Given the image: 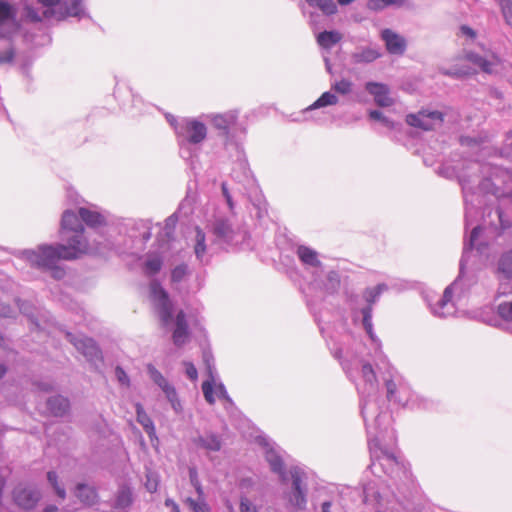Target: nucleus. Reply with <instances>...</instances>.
Segmentation results:
<instances>
[{
	"instance_id": "21",
	"label": "nucleus",
	"mask_w": 512,
	"mask_h": 512,
	"mask_svg": "<svg viewBox=\"0 0 512 512\" xmlns=\"http://www.w3.org/2000/svg\"><path fill=\"white\" fill-rule=\"evenodd\" d=\"M136 414H137V421L142 425L144 430L148 433L150 437L155 435V428L153 421L151 418L147 415V413L144 411L141 404L136 405Z\"/></svg>"
},
{
	"instance_id": "1",
	"label": "nucleus",
	"mask_w": 512,
	"mask_h": 512,
	"mask_svg": "<svg viewBox=\"0 0 512 512\" xmlns=\"http://www.w3.org/2000/svg\"><path fill=\"white\" fill-rule=\"evenodd\" d=\"M74 243L67 245L57 244L43 245L37 250L26 252V258L32 266L51 272V276L57 280L62 279L66 272L58 265L60 260H75L89 251L88 241L86 239H74Z\"/></svg>"
},
{
	"instance_id": "10",
	"label": "nucleus",
	"mask_w": 512,
	"mask_h": 512,
	"mask_svg": "<svg viewBox=\"0 0 512 512\" xmlns=\"http://www.w3.org/2000/svg\"><path fill=\"white\" fill-rule=\"evenodd\" d=\"M148 373L151 379L163 390L167 398L174 404L176 399V391L167 379L152 364L147 365Z\"/></svg>"
},
{
	"instance_id": "28",
	"label": "nucleus",
	"mask_w": 512,
	"mask_h": 512,
	"mask_svg": "<svg viewBox=\"0 0 512 512\" xmlns=\"http://www.w3.org/2000/svg\"><path fill=\"white\" fill-rule=\"evenodd\" d=\"M338 102L336 95L330 92H324L311 106L310 109H316L326 107L329 105H335Z\"/></svg>"
},
{
	"instance_id": "3",
	"label": "nucleus",
	"mask_w": 512,
	"mask_h": 512,
	"mask_svg": "<svg viewBox=\"0 0 512 512\" xmlns=\"http://www.w3.org/2000/svg\"><path fill=\"white\" fill-rule=\"evenodd\" d=\"M463 59L477 66L483 73L494 74L502 65L501 58L494 52L489 51L486 55H480L473 51H466Z\"/></svg>"
},
{
	"instance_id": "14",
	"label": "nucleus",
	"mask_w": 512,
	"mask_h": 512,
	"mask_svg": "<svg viewBox=\"0 0 512 512\" xmlns=\"http://www.w3.org/2000/svg\"><path fill=\"white\" fill-rule=\"evenodd\" d=\"M75 495L84 505L87 506H92L98 501L96 489L85 484L77 485Z\"/></svg>"
},
{
	"instance_id": "26",
	"label": "nucleus",
	"mask_w": 512,
	"mask_h": 512,
	"mask_svg": "<svg viewBox=\"0 0 512 512\" xmlns=\"http://www.w3.org/2000/svg\"><path fill=\"white\" fill-rule=\"evenodd\" d=\"M404 0H368L367 8L371 11H381L391 5H402Z\"/></svg>"
},
{
	"instance_id": "2",
	"label": "nucleus",
	"mask_w": 512,
	"mask_h": 512,
	"mask_svg": "<svg viewBox=\"0 0 512 512\" xmlns=\"http://www.w3.org/2000/svg\"><path fill=\"white\" fill-rule=\"evenodd\" d=\"M444 121V114L440 111H419L417 114H409L406 116L408 125L430 131L435 129L437 125L442 124Z\"/></svg>"
},
{
	"instance_id": "36",
	"label": "nucleus",
	"mask_w": 512,
	"mask_h": 512,
	"mask_svg": "<svg viewBox=\"0 0 512 512\" xmlns=\"http://www.w3.org/2000/svg\"><path fill=\"white\" fill-rule=\"evenodd\" d=\"M386 289V286L383 284L377 285L376 287L369 289L365 292L366 301L369 303V306L372 307V304L376 301L379 295Z\"/></svg>"
},
{
	"instance_id": "60",
	"label": "nucleus",
	"mask_w": 512,
	"mask_h": 512,
	"mask_svg": "<svg viewBox=\"0 0 512 512\" xmlns=\"http://www.w3.org/2000/svg\"><path fill=\"white\" fill-rule=\"evenodd\" d=\"M328 278L330 280H334L337 284H339V282H340L336 272H330L329 275H328Z\"/></svg>"
},
{
	"instance_id": "41",
	"label": "nucleus",
	"mask_w": 512,
	"mask_h": 512,
	"mask_svg": "<svg viewBox=\"0 0 512 512\" xmlns=\"http://www.w3.org/2000/svg\"><path fill=\"white\" fill-rule=\"evenodd\" d=\"M202 392H203V395H204V398L205 400L209 403V404H214L215 403V397H214V389H213V384L212 382L210 381H204L202 383Z\"/></svg>"
},
{
	"instance_id": "16",
	"label": "nucleus",
	"mask_w": 512,
	"mask_h": 512,
	"mask_svg": "<svg viewBox=\"0 0 512 512\" xmlns=\"http://www.w3.org/2000/svg\"><path fill=\"white\" fill-rule=\"evenodd\" d=\"M78 213L81 220L90 227H99L105 223L104 217L96 211L80 208Z\"/></svg>"
},
{
	"instance_id": "25",
	"label": "nucleus",
	"mask_w": 512,
	"mask_h": 512,
	"mask_svg": "<svg viewBox=\"0 0 512 512\" xmlns=\"http://www.w3.org/2000/svg\"><path fill=\"white\" fill-rule=\"evenodd\" d=\"M132 492L128 487H123L119 490L116 497L115 506L117 508H127L132 504Z\"/></svg>"
},
{
	"instance_id": "8",
	"label": "nucleus",
	"mask_w": 512,
	"mask_h": 512,
	"mask_svg": "<svg viewBox=\"0 0 512 512\" xmlns=\"http://www.w3.org/2000/svg\"><path fill=\"white\" fill-rule=\"evenodd\" d=\"M290 475L293 485V496L290 501L298 509H304L306 505V496L301 486L303 473L300 469L293 468L290 470Z\"/></svg>"
},
{
	"instance_id": "29",
	"label": "nucleus",
	"mask_w": 512,
	"mask_h": 512,
	"mask_svg": "<svg viewBox=\"0 0 512 512\" xmlns=\"http://www.w3.org/2000/svg\"><path fill=\"white\" fill-rule=\"evenodd\" d=\"M213 232L220 238H227L231 236L233 231L227 220H218L214 224Z\"/></svg>"
},
{
	"instance_id": "12",
	"label": "nucleus",
	"mask_w": 512,
	"mask_h": 512,
	"mask_svg": "<svg viewBox=\"0 0 512 512\" xmlns=\"http://www.w3.org/2000/svg\"><path fill=\"white\" fill-rule=\"evenodd\" d=\"M186 132L188 133V142L192 144H198L202 142L207 135L206 126L197 120L187 122L185 126Z\"/></svg>"
},
{
	"instance_id": "49",
	"label": "nucleus",
	"mask_w": 512,
	"mask_h": 512,
	"mask_svg": "<svg viewBox=\"0 0 512 512\" xmlns=\"http://www.w3.org/2000/svg\"><path fill=\"white\" fill-rule=\"evenodd\" d=\"M115 373H116L118 381L121 384L129 385V378H128L126 372L120 366L116 367Z\"/></svg>"
},
{
	"instance_id": "56",
	"label": "nucleus",
	"mask_w": 512,
	"mask_h": 512,
	"mask_svg": "<svg viewBox=\"0 0 512 512\" xmlns=\"http://www.w3.org/2000/svg\"><path fill=\"white\" fill-rule=\"evenodd\" d=\"M445 74L449 75V76L463 77V76H468L471 73L469 71L455 70V71H447V72H445Z\"/></svg>"
},
{
	"instance_id": "17",
	"label": "nucleus",
	"mask_w": 512,
	"mask_h": 512,
	"mask_svg": "<svg viewBox=\"0 0 512 512\" xmlns=\"http://www.w3.org/2000/svg\"><path fill=\"white\" fill-rule=\"evenodd\" d=\"M297 256L299 257L301 262L306 265L318 267L321 264V262L318 259V253L307 246H299L297 248Z\"/></svg>"
},
{
	"instance_id": "15",
	"label": "nucleus",
	"mask_w": 512,
	"mask_h": 512,
	"mask_svg": "<svg viewBox=\"0 0 512 512\" xmlns=\"http://www.w3.org/2000/svg\"><path fill=\"white\" fill-rule=\"evenodd\" d=\"M47 410L54 416H63L69 410V401L62 396H54L47 400Z\"/></svg>"
},
{
	"instance_id": "34",
	"label": "nucleus",
	"mask_w": 512,
	"mask_h": 512,
	"mask_svg": "<svg viewBox=\"0 0 512 512\" xmlns=\"http://www.w3.org/2000/svg\"><path fill=\"white\" fill-rule=\"evenodd\" d=\"M499 6L506 24L512 28V1L499 0Z\"/></svg>"
},
{
	"instance_id": "18",
	"label": "nucleus",
	"mask_w": 512,
	"mask_h": 512,
	"mask_svg": "<svg viewBox=\"0 0 512 512\" xmlns=\"http://www.w3.org/2000/svg\"><path fill=\"white\" fill-rule=\"evenodd\" d=\"M342 39V34L338 31H324L318 34L317 43L324 49H330Z\"/></svg>"
},
{
	"instance_id": "43",
	"label": "nucleus",
	"mask_w": 512,
	"mask_h": 512,
	"mask_svg": "<svg viewBox=\"0 0 512 512\" xmlns=\"http://www.w3.org/2000/svg\"><path fill=\"white\" fill-rule=\"evenodd\" d=\"M187 273V266L185 264H181L176 266L171 272V280L172 282H180L183 280Z\"/></svg>"
},
{
	"instance_id": "58",
	"label": "nucleus",
	"mask_w": 512,
	"mask_h": 512,
	"mask_svg": "<svg viewBox=\"0 0 512 512\" xmlns=\"http://www.w3.org/2000/svg\"><path fill=\"white\" fill-rule=\"evenodd\" d=\"M38 1L47 7H53L60 3V0H38Z\"/></svg>"
},
{
	"instance_id": "57",
	"label": "nucleus",
	"mask_w": 512,
	"mask_h": 512,
	"mask_svg": "<svg viewBox=\"0 0 512 512\" xmlns=\"http://www.w3.org/2000/svg\"><path fill=\"white\" fill-rule=\"evenodd\" d=\"M193 487L197 493V496H198L197 499H205V493H204L201 483L194 485Z\"/></svg>"
},
{
	"instance_id": "64",
	"label": "nucleus",
	"mask_w": 512,
	"mask_h": 512,
	"mask_svg": "<svg viewBox=\"0 0 512 512\" xmlns=\"http://www.w3.org/2000/svg\"><path fill=\"white\" fill-rule=\"evenodd\" d=\"M6 373V368L2 364H0V378H2Z\"/></svg>"
},
{
	"instance_id": "45",
	"label": "nucleus",
	"mask_w": 512,
	"mask_h": 512,
	"mask_svg": "<svg viewBox=\"0 0 512 512\" xmlns=\"http://www.w3.org/2000/svg\"><path fill=\"white\" fill-rule=\"evenodd\" d=\"M371 312L372 307L368 306L362 310L363 314V325L366 331L370 334L372 331V323H371Z\"/></svg>"
},
{
	"instance_id": "37",
	"label": "nucleus",
	"mask_w": 512,
	"mask_h": 512,
	"mask_svg": "<svg viewBox=\"0 0 512 512\" xmlns=\"http://www.w3.org/2000/svg\"><path fill=\"white\" fill-rule=\"evenodd\" d=\"M47 478H48V481L49 483L52 485V487L54 488L56 494L61 498V499H64L65 496H66V492H65V489L63 487H60L59 484H58V476L55 472L53 471H50L48 472L47 474Z\"/></svg>"
},
{
	"instance_id": "22",
	"label": "nucleus",
	"mask_w": 512,
	"mask_h": 512,
	"mask_svg": "<svg viewBox=\"0 0 512 512\" xmlns=\"http://www.w3.org/2000/svg\"><path fill=\"white\" fill-rule=\"evenodd\" d=\"M150 294L151 298L154 302H156L157 306L160 305V303L167 302L170 300L168 293L165 291V289L161 286V284L153 280L150 285Z\"/></svg>"
},
{
	"instance_id": "50",
	"label": "nucleus",
	"mask_w": 512,
	"mask_h": 512,
	"mask_svg": "<svg viewBox=\"0 0 512 512\" xmlns=\"http://www.w3.org/2000/svg\"><path fill=\"white\" fill-rule=\"evenodd\" d=\"M14 59V51L13 49H8L3 53H0V63H10Z\"/></svg>"
},
{
	"instance_id": "4",
	"label": "nucleus",
	"mask_w": 512,
	"mask_h": 512,
	"mask_svg": "<svg viewBox=\"0 0 512 512\" xmlns=\"http://www.w3.org/2000/svg\"><path fill=\"white\" fill-rule=\"evenodd\" d=\"M381 39L385 43L388 53L393 55H403L407 48L406 39L391 29H384L381 32Z\"/></svg>"
},
{
	"instance_id": "6",
	"label": "nucleus",
	"mask_w": 512,
	"mask_h": 512,
	"mask_svg": "<svg viewBox=\"0 0 512 512\" xmlns=\"http://www.w3.org/2000/svg\"><path fill=\"white\" fill-rule=\"evenodd\" d=\"M190 338L189 326L186 314L183 310L178 311L175 317V327L172 332V341L175 346L182 347Z\"/></svg>"
},
{
	"instance_id": "55",
	"label": "nucleus",
	"mask_w": 512,
	"mask_h": 512,
	"mask_svg": "<svg viewBox=\"0 0 512 512\" xmlns=\"http://www.w3.org/2000/svg\"><path fill=\"white\" fill-rule=\"evenodd\" d=\"M165 506L171 508V512H180L178 504L170 498L165 500Z\"/></svg>"
},
{
	"instance_id": "23",
	"label": "nucleus",
	"mask_w": 512,
	"mask_h": 512,
	"mask_svg": "<svg viewBox=\"0 0 512 512\" xmlns=\"http://www.w3.org/2000/svg\"><path fill=\"white\" fill-rule=\"evenodd\" d=\"M237 117L234 113L224 114V115H215L212 119L213 125L217 129L227 131L230 126H233L236 123Z\"/></svg>"
},
{
	"instance_id": "11",
	"label": "nucleus",
	"mask_w": 512,
	"mask_h": 512,
	"mask_svg": "<svg viewBox=\"0 0 512 512\" xmlns=\"http://www.w3.org/2000/svg\"><path fill=\"white\" fill-rule=\"evenodd\" d=\"M78 351H80L88 359H98L101 357V351L91 338H81L72 341Z\"/></svg>"
},
{
	"instance_id": "54",
	"label": "nucleus",
	"mask_w": 512,
	"mask_h": 512,
	"mask_svg": "<svg viewBox=\"0 0 512 512\" xmlns=\"http://www.w3.org/2000/svg\"><path fill=\"white\" fill-rule=\"evenodd\" d=\"M452 297H453L452 289L450 287H447L444 290L443 297L441 300L442 305H445L446 302L451 301Z\"/></svg>"
},
{
	"instance_id": "13",
	"label": "nucleus",
	"mask_w": 512,
	"mask_h": 512,
	"mask_svg": "<svg viewBox=\"0 0 512 512\" xmlns=\"http://www.w3.org/2000/svg\"><path fill=\"white\" fill-rule=\"evenodd\" d=\"M197 447L205 449L207 452H217L222 447L221 439L214 433H208L194 439Z\"/></svg>"
},
{
	"instance_id": "53",
	"label": "nucleus",
	"mask_w": 512,
	"mask_h": 512,
	"mask_svg": "<svg viewBox=\"0 0 512 512\" xmlns=\"http://www.w3.org/2000/svg\"><path fill=\"white\" fill-rule=\"evenodd\" d=\"M460 30L462 32L463 35L469 37V38H472L474 39L476 37V32L469 26L467 25H462L460 27Z\"/></svg>"
},
{
	"instance_id": "59",
	"label": "nucleus",
	"mask_w": 512,
	"mask_h": 512,
	"mask_svg": "<svg viewBox=\"0 0 512 512\" xmlns=\"http://www.w3.org/2000/svg\"><path fill=\"white\" fill-rule=\"evenodd\" d=\"M10 314V307L9 306H3L0 308V316H8Z\"/></svg>"
},
{
	"instance_id": "42",
	"label": "nucleus",
	"mask_w": 512,
	"mask_h": 512,
	"mask_svg": "<svg viewBox=\"0 0 512 512\" xmlns=\"http://www.w3.org/2000/svg\"><path fill=\"white\" fill-rule=\"evenodd\" d=\"M158 484H159V479H158L157 475H155L152 472H149L146 474L145 487H146L147 491H149L150 493L156 492L157 488H158Z\"/></svg>"
},
{
	"instance_id": "9",
	"label": "nucleus",
	"mask_w": 512,
	"mask_h": 512,
	"mask_svg": "<svg viewBox=\"0 0 512 512\" xmlns=\"http://www.w3.org/2000/svg\"><path fill=\"white\" fill-rule=\"evenodd\" d=\"M365 88L374 96V100L378 106L388 107L393 104V99L389 96V89L385 84L368 82Z\"/></svg>"
},
{
	"instance_id": "38",
	"label": "nucleus",
	"mask_w": 512,
	"mask_h": 512,
	"mask_svg": "<svg viewBox=\"0 0 512 512\" xmlns=\"http://www.w3.org/2000/svg\"><path fill=\"white\" fill-rule=\"evenodd\" d=\"M498 314L505 321H512V301L499 304Z\"/></svg>"
},
{
	"instance_id": "7",
	"label": "nucleus",
	"mask_w": 512,
	"mask_h": 512,
	"mask_svg": "<svg viewBox=\"0 0 512 512\" xmlns=\"http://www.w3.org/2000/svg\"><path fill=\"white\" fill-rule=\"evenodd\" d=\"M14 502L22 509L34 508L40 499L39 492L23 487H17L13 491Z\"/></svg>"
},
{
	"instance_id": "62",
	"label": "nucleus",
	"mask_w": 512,
	"mask_h": 512,
	"mask_svg": "<svg viewBox=\"0 0 512 512\" xmlns=\"http://www.w3.org/2000/svg\"><path fill=\"white\" fill-rule=\"evenodd\" d=\"M331 503L330 502H324L322 504V512H330Z\"/></svg>"
},
{
	"instance_id": "52",
	"label": "nucleus",
	"mask_w": 512,
	"mask_h": 512,
	"mask_svg": "<svg viewBox=\"0 0 512 512\" xmlns=\"http://www.w3.org/2000/svg\"><path fill=\"white\" fill-rule=\"evenodd\" d=\"M189 479L192 486L200 483V480L198 478V472L195 467L189 468Z\"/></svg>"
},
{
	"instance_id": "61",
	"label": "nucleus",
	"mask_w": 512,
	"mask_h": 512,
	"mask_svg": "<svg viewBox=\"0 0 512 512\" xmlns=\"http://www.w3.org/2000/svg\"><path fill=\"white\" fill-rule=\"evenodd\" d=\"M480 233V227H475L471 232V239L474 240L478 237Z\"/></svg>"
},
{
	"instance_id": "32",
	"label": "nucleus",
	"mask_w": 512,
	"mask_h": 512,
	"mask_svg": "<svg viewBox=\"0 0 512 512\" xmlns=\"http://www.w3.org/2000/svg\"><path fill=\"white\" fill-rule=\"evenodd\" d=\"M498 270L506 277L512 276V252H508L501 257Z\"/></svg>"
},
{
	"instance_id": "20",
	"label": "nucleus",
	"mask_w": 512,
	"mask_h": 512,
	"mask_svg": "<svg viewBox=\"0 0 512 512\" xmlns=\"http://www.w3.org/2000/svg\"><path fill=\"white\" fill-rule=\"evenodd\" d=\"M163 266V260L158 255H149L147 256L144 265L143 271L147 276H153L160 272Z\"/></svg>"
},
{
	"instance_id": "39",
	"label": "nucleus",
	"mask_w": 512,
	"mask_h": 512,
	"mask_svg": "<svg viewBox=\"0 0 512 512\" xmlns=\"http://www.w3.org/2000/svg\"><path fill=\"white\" fill-rule=\"evenodd\" d=\"M239 511L258 512V507L246 495H241L239 499Z\"/></svg>"
},
{
	"instance_id": "51",
	"label": "nucleus",
	"mask_w": 512,
	"mask_h": 512,
	"mask_svg": "<svg viewBox=\"0 0 512 512\" xmlns=\"http://www.w3.org/2000/svg\"><path fill=\"white\" fill-rule=\"evenodd\" d=\"M80 4L81 0H71V7L68 9L67 13L71 16H76L80 12Z\"/></svg>"
},
{
	"instance_id": "47",
	"label": "nucleus",
	"mask_w": 512,
	"mask_h": 512,
	"mask_svg": "<svg viewBox=\"0 0 512 512\" xmlns=\"http://www.w3.org/2000/svg\"><path fill=\"white\" fill-rule=\"evenodd\" d=\"M184 366H185V371H186L187 376L191 380H196L198 377V372H197V369L194 366V364L191 362H184Z\"/></svg>"
},
{
	"instance_id": "19",
	"label": "nucleus",
	"mask_w": 512,
	"mask_h": 512,
	"mask_svg": "<svg viewBox=\"0 0 512 512\" xmlns=\"http://www.w3.org/2000/svg\"><path fill=\"white\" fill-rule=\"evenodd\" d=\"M265 458L269 463L272 471L278 473L282 481H286L284 473V464L281 457L274 450L270 449L267 450Z\"/></svg>"
},
{
	"instance_id": "35",
	"label": "nucleus",
	"mask_w": 512,
	"mask_h": 512,
	"mask_svg": "<svg viewBox=\"0 0 512 512\" xmlns=\"http://www.w3.org/2000/svg\"><path fill=\"white\" fill-rule=\"evenodd\" d=\"M15 11L13 7L5 2L0 0V25H2L5 21L14 18Z\"/></svg>"
},
{
	"instance_id": "48",
	"label": "nucleus",
	"mask_w": 512,
	"mask_h": 512,
	"mask_svg": "<svg viewBox=\"0 0 512 512\" xmlns=\"http://www.w3.org/2000/svg\"><path fill=\"white\" fill-rule=\"evenodd\" d=\"M385 386L387 389V398L391 400L396 393L397 385L392 379H388L385 381Z\"/></svg>"
},
{
	"instance_id": "31",
	"label": "nucleus",
	"mask_w": 512,
	"mask_h": 512,
	"mask_svg": "<svg viewBox=\"0 0 512 512\" xmlns=\"http://www.w3.org/2000/svg\"><path fill=\"white\" fill-rule=\"evenodd\" d=\"M195 232H196V244H195L194 250H195L196 256L198 258H201L204 255V253L206 252V244H205L206 237H205V233L203 232V230L198 226L195 228Z\"/></svg>"
},
{
	"instance_id": "40",
	"label": "nucleus",
	"mask_w": 512,
	"mask_h": 512,
	"mask_svg": "<svg viewBox=\"0 0 512 512\" xmlns=\"http://www.w3.org/2000/svg\"><path fill=\"white\" fill-rule=\"evenodd\" d=\"M362 376L367 383H377V376L371 364L365 363L362 366Z\"/></svg>"
},
{
	"instance_id": "33",
	"label": "nucleus",
	"mask_w": 512,
	"mask_h": 512,
	"mask_svg": "<svg viewBox=\"0 0 512 512\" xmlns=\"http://www.w3.org/2000/svg\"><path fill=\"white\" fill-rule=\"evenodd\" d=\"M185 503L192 512H210V508L205 499L186 498Z\"/></svg>"
},
{
	"instance_id": "46",
	"label": "nucleus",
	"mask_w": 512,
	"mask_h": 512,
	"mask_svg": "<svg viewBox=\"0 0 512 512\" xmlns=\"http://www.w3.org/2000/svg\"><path fill=\"white\" fill-rule=\"evenodd\" d=\"M369 116L373 120H381V121H383L385 123V125L388 126L389 128H393L394 127V124L391 121L387 120L383 116V114L380 111H378V110L370 111L369 112Z\"/></svg>"
},
{
	"instance_id": "24",
	"label": "nucleus",
	"mask_w": 512,
	"mask_h": 512,
	"mask_svg": "<svg viewBox=\"0 0 512 512\" xmlns=\"http://www.w3.org/2000/svg\"><path fill=\"white\" fill-rule=\"evenodd\" d=\"M380 57V53L372 48H365L360 52L353 54V59L356 63H369Z\"/></svg>"
},
{
	"instance_id": "44",
	"label": "nucleus",
	"mask_w": 512,
	"mask_h": 512,
	"mask_svg": "<svg viewBox=\"0 0 512 512\" xmlns=\"http://www.w3.org/2000/svg\"><path fill=\"white\" fill-rule=\"evenodd\" d=\"M352 83L349 80L342 79L333 85V89L340 94H348L351 92Z\"/></svg>"
},
{
	"instance_id": "63",
	"label": "nucleus",
	"mask_w": 512,
	"mask_h": 512,
	"mask_svg": "<svg viewBox=\"0 0 512 512\" xmlns=\"http://www.w3.org/2000/svg\"><path fill=\"white\" fill-rule=\"evenodd\" d=\"M58 508L55 505H49L44 509V512H57Z\"/></svg>"
},
{
	"instance_id": "5",
	"label": "nucleus",
	"mask_w": 512,
	"mask_h": 512,
	"mask_svg": "<svg viewBox=\"0 0 512 512\" xmlns=\"http://www.w3.org/2000/svg\"><path fill=\"white\" fill-rule=\"evenodd\" d=\"M61 231L62 232H74L76 235L68 240V244L74 243L73 240L76 239H85L84 234V227L79 219V216L71 211L66 210L61 219Z\"/></svg>"
},
{
	"instance_id": "30",
	"label": "nucleus",
	"mask_w": 512,
	"mask_h": 512,
	"mask_svg": "<svg viewBox=\"0 0 512 512\" xmlns=\"http://www.w3.org/2000/svg\"><path fill=\"white\" fill-rule=\"evenodd\" d=\"M311 7H316L326 15H333L337 12V6L333 0H315Z\"/></svg>"
},
{
	"instance_id": "27",
	"label": "nucleus",
	"mask_w": 512,
	"mask_h": 512,
	"mask_svg": "<svg viewBox=\"0 0 512 512\" xmlns=\"http://www.w3.org/2000/svg\"><path fill=\"white\" fill-rule=\"evenodd\" d=\"M159 318L164 326H167L172 319V303L171 301L160 303L157 306Z\"/></svg>"
}]
</instances>
